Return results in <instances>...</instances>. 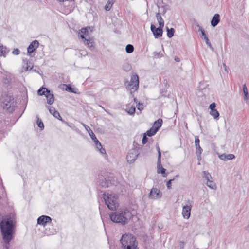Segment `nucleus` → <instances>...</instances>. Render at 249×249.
<instances>
[{
    "label": "nucleus",
    "mask_w": 249,
    "mask_h": 249,
    "mask_svg": "<svg viewBox=\"0 0 249 249\" xmlns=\"http://www.w3.org/2000/svg\"><path fill=\"white\" fill-rule=\"evenodd\" d=\"M15 229L16 222L10 215L8 214L2 217L0 222V230L4 242L3 249H9L10 242L14 237Z\"/></svg>",
    "instance_id": "nucleus-1"
},
{
    "label": "nucleus",
    "mask_w": 249,
    "mask_h": 249,
    "mask_svg": "<svg viewBox=\"0 0 249 249\" xmlns=\"http://www.w3.org/2000/svg\"><path fill=\"white\" fill-rule=\"evenodd\" d=\"M109 219L113 223L125 225L132 217L131 212L126 208H120L110 214Z\"/></svg>",
    "instance_id": "nucleus-2"
},
{
    "label": "nucleus",
    "mask_w": 249,
    "mask_h": 249,
    "mask_svg": "<svg viewBox=\"0 0 249 249\" xmlns=\"http://www.w3.org/2000/svg\"><path fill=\"white\" fill-rule=\"evenodd\" d=\"M120 242L122 249H139L137 238L131 233L123 234Z\"/></svg>",
    "instance_id": "nucleus-3"
},
{
    "label": "nucleus",
    "mask_w": 249,
    "mask_h": 249,
    "mask_svg": "<svg viewBox=\"0 0 249 249\" xmlns=\"http://www.w3.org/2000/svg\"><path fill=\"white\" fill-rule=\"evenodd\" d=\"M90 27H86L82 28L78 32V36L80 37L84 44L87 45L90 50L92 51L95 49L94 40L92 38L87 39L86 38L88 34V29Z\"/></svg>",
    "instance_id": "nucleus-4"
},
{
    "label": "nucleus",
    "mask_w": 249,
    "mask_h": 249,
    "mask_svg": "<svg viewBox=\"0 0 249 249\" xmlns=\"http://www.w3.org/2000/svg\"><path fill=\"white\" fill-rule=\"evenodd\" d=\"M1 106H2L3 109H6L9 113H12L15 110L16 102L14 101L12 94L8 93L6 95Z\"/></svg>",
    "instance_id": "nucleus-5"
},
{
    "label": "nucleus",
    "mask_w": 249,
    "mask_h": 249,
    "mask_svg": "<svg viewBox=\"0 0 249 249\" xmlns=\"http://www.w3.org/2000/svg\"><path fill=\"white\" fill-rule=\"evenodd\" d=\"M102 197L105 202L106 205L109 210H115L116 208L118 207V204L117 202V196H115V195L112 196L111 194H109L106 195V193L104 192Z\"/></svg>",
    "instance_id": "nucleus-6"
},
{
    "label": "nucleus",
    "mask_w": 249,
    "mask_h": 249,
    "mask_svg": "<svg viewBox=\"0 0 249 249\" xmlns=\"http://www.w3.org/2000/svg\"><path fill=\"white\" fill-rule=\"evenodd\" d=\"M114 178L112 175L107 176L106 177L99 178V186L97 188L98 191L102 193L103 191H101L99 188H108L111 186L113 183L114 181L113 179Z\"/></svg>",
    "instance_id": "nucleus-7"
},
{
    "label": "nucleus",
    "mask_w": 249,
    "mask_h": 249,
    "mask_svg": "<svg viewBox=\"0 0 249 249\" xmlns=\"http://www.w3.org/2000/svg\"><path fill=\"white\" fill-rule=\"evenodd\" d=\"M139 150V147H136L129 150L126 156V160L128 163L131 164L136 160L140 154Z\"/></svg>",
    "instance_id": "nucleus-8"
},
{
    "label": "nucleus",
    "mask_w": 249,
    "mask_h": 249,
    "mask_svg": "<svg viewBox=\"0 0 249 249\" xmlns=\"http://www.w3.org/2000/svg\"><path fill=\"white\" fill-rule=\"evenodd\" d=\"M39 42L37 40L33 41L27 47V54L30 57H33L35 55L34 53L38 47Z\"/></svg>",
    "instance_id": "nucleus-9"
},
{
    "label": "nucleus",
    "mask_w": 249,
    "mask_h": 249,
    "mask_svg": "<svg viewBox=\"0 0 249 249\" xmlns=\"http://www.w3.org/2000/svg\"><path fill=\"white\" fill-rule=\"evenodd\" d=\"M164 27L159 26L158 28L153 24H151V31L155 38H158L162 36L163 34V28Z\"/></svg>",
    "instance_id": "nucleus-10"
},
{
    "label": "nucleus",
    "mask_w": 249,
    "mask_h": 249,
    "mask_svg": "<svg viewBox=\"0 0 249 249\" xmlns=\"http://www.w3.org/2000/svg\"><path fill=\"white\" fill-rule=\"evenodd\" d=\"M216 104L215 103L213 102L209 106V109H210V114L212 116L215 120H218L219 118V113L215 108Z\"/></svg>",
    "instance_id": "nucleus-11"
},
{
    "label": "nucleus",
    "mask_w": 249,
    "mask_h": 249,
    "mask_svg": "<svg viewBox=\"0 0 249 249\" xmlns=\"http://www.w3.org/2000/svg\"><path fill=\"white\" fill-rule=\"evenodd\" d=\"M162 196V193L160 192V191L156 188H153L151 189L149 195H148V197L149 198L152 199V198H160Z\"/></svg>",
    "instance_id": "nucleus-12"
},
{
    "label": "nucleus",
    "mask_w": 249,
    "mask_h": 249,
    "mask_svg": "<svg viewBox=\"0 0 249 249\" xmlns=\"http://www.w3.org/2000/svg\"><path fill=\"white\" fill-rule=\"evenodd\" d=\"M52 219L51 217L47 215H41L37 219V224L45 226L47 223H51Z\"/></svg>",
    "instance_id": "nucleus-13"
},
{
    "label": "nucleus",
    "mask_w": 249,
    "mask_h": 249,
    "mask_svg": "<svg viewBox=\"0 0 249 249\" xmlns=\"http://www.w3.org/2000/svg\"><path fill=\"white\" fill-rule=\"evenodd\" d=\"M46 94L45 96L47 99V103L49 105H52L53 103L54 100V97L53 92L50 89L45 91Z\"/></svg>",
    "instance_id": "nucleus-14"
},
{
    "label": "nucleus",
    "mask_w": 249,
    "mask_h": 249,
    "mask_svg": "<svg viewBox=\"0 0 249 249\" xmlns=\"http://www.w3.org/2000/svg\"><path fill=\"white\" fill-rule=\"evenodd\" d=\"M166 170L162 167L160 160H157V173L158 174H161L163 177H166L167 173L166 172Z\"/></svg>",
    "instance_id": "nucleus-15"
},
{
    "label": "nucleus",
    "mask_w": 249,
    "mask_h": 249,
    "mask_svg": "<svg viewBox=\"0 0 249 249\" xmlns=\"http://www.w3.org/2000/svg\"><path fill=\"white\" fill-rule=\"evenodd\" d=\"M191 206L185 205L183 207L182 214L184 218L188 219L191 214Z\"/></svg>",
    "instance_id": "nucleus-16"
},
{
    "label": "nucleus",
    "mask_w": 249,
    "mask_h": 249,
    "mask_svg": "<svg viewBox=\"0 0 249 249\" xmlns=\"http://www.w3.org/2000/svg\"><path fill=\"white\" fill-rule=\"evenodd\" d=\"M220 15L219 14H215L214 15V16L212 18V19L211 21V25L212 27H215L220 22Z\"/></svg>",
    "instance_id": "nucleus-17"
},
{
    "label": "nucleus",
    "mask_w": 249,
    "mask_h": 249,
    "mask_svg": "<svg viewBox=\"0 0 249 249\" xmlns=\"http://www.w3.org/2000/svg\"><path fill=\"white\" fill-rule=\"evenodd\" d=\"M131 83L134 84V87H135V90H137L139 86V78L137 74H133L131 77Z\"/></svg>",
    "instance_id": "nucleus-18"
},
{
    "label": "nucleus",
    "mask_w": 249,
    "mask_h": 249,
    "mask_svg": "<svg viewBox=\"0 0 249 249\" xmlns=\"http://www.w3.org/2000/svg\"><path fill=\"white\" fill-rule=\"evenodd\" d=\"M219 158L221 160L225 161V160H232L235 158V156L234 154H222L219 156Z\"/></svg>",
    "instance_id": "nucleus-19"
},
{
    "label": "nucleus",
    "mask_w": 249,
    "mask_h": 249,
    "mask_svg": "<svg viewBox=\"0 0 249 249\" xmlns=\"http://www.w3.org/2000/svg\"><path fill=\"white\" fill-rule=\"evenodd\" d=\"M9 51L10 50L6 46L2 45H0V56L5 57Z\"/></svg>",
    "instance_id": "nucleus-20"
},
{
    "label": "nucleus",
    "mask_w": 249,
    "mask_h": 249,
    "mask_svg": "<svg viewBox=\"0 0 249 249\" xmlns=\"http://www.w3.org/2000/svg\"><path fill=\"white\" fill-rule=\"evenodd\" d=\"M63 85L66 87L65 90L67 91L75 94H76L77 93V89L73 88L71 85L64 84Z\"/></svg>",
    "instance_id": "nucleus-21"
},
{
    "label": "nucleus",
    "mask_w": 249,
    "mask_h": 249,
    "mask_svg": "<svg viewBox=\"0 0 249 249\" xmlns=\"http://www.w3.org/2000/svg\"><path fill=\"white\" fill-rule=\"evenodd\" d=\"M158 131V130H157V129L154 127V126H152L149 130L146 131L145 134L146 135L149 137H152L154 135H155L156 133Z\"/></svg>",
    "instance_id": "nucleus-22"
},
{
    "label": "nucleus",
    "mask_w": 249,
    "mask_h": 249,
    "mask_svg": "<svg viewBox=\"0 0 249 249\" xmlns=\"http://www.w3.org/2000/svg\"><path fill=\"white\" fill-rule=\"evenodd\" d=\"M162 119L161 118H159L158 120L154 122L153 126H154V127H155L157 130H159L162 126Z\"/></svg>",
    "instance_id": "nucleus-23"
},
{
    "label": "nucleus",
    "mask_w": 249,
    "mask_h": 249,
    "mask_svg": "<svg viewBox=\"0 0 249 249\" xmlns=\"http://www.w3.org/2000/svg\"><path fill=\"white\" fill-rule=\"evenodd\" d=\"M160 14H161L160 13L158 12L156 14V17L158 21L159 26L164 27V21L163 19L161 17Z\"/></svg>",
    "instance_id": "nucleus-24"
},
{
    "label": "nucleus",
    "mask_w": 249,
    "mask_h": 249,
    "mask_svg": "<svg viewBox=\"0 0 249 249\" xmlns=\"http://www.w3.org/2000/svg\"><path fill=\"white\" fill-rule=\"evenodd\" d=\"M203 178H205L206 180H207V182H210V181L212 180L213 178L211 175L208 172L206 171H204L202 172Z\"/></svg>",
    "instance_id": "nucleus-25"
},
{
    "label": "nucleus",
    "mask_w": 249,
    "mask_h": 249,
    "mask_svg": "<svg viewBox=\"0 0 249 249\" xmlns=\"http://www.w3.org/2000/svg\"><path fill=\"white\" fill-rule=\"evenodd\" d=\"M195 25L199 28V31H200L201 33V38H203V39H204L205 38L207 37L204 29H203L202 27L199 25L197 22L195 21Z\"/></svg>",
    "instance_id": "nucleus-26"
},
{
    "label": "nucleus",
    "mask_w": 249,
    "mask_h": 249,
    "mask_svg": "<svg viewBox=\"0 0 249 249\" xmlns=\"http://www.w3.org/2000/svg\"><path fill=\"white\" fill-rule=\"evenodd\" d=\"M166 29L167 36L169 38H172L174 35L175 30L173 28H171L169 29L168 27H166Z\"/></svg>",
    "instance_id": "nucleus-27"
},
{
    "label": "nucleus",
    "mask_w": 249,
    "mask_h": 249,
    "mask_svg": "<svg viewBox=\"0 0 249 249\" xmlns=\"http://www.w3.org/2000/svg\"><path fill=\"white\" fill-rule=\"evenodd\" d=\"M243 91L244 94V99L245 101H247L249 100V96L248 89L245 84L243 86Z\"/></svg>",
    "instance_id": "nucleus-28"
},
{
    "label": "nucleus",
    "mask_w": 249,
    "mask_h": 249,
    "mask_svg": "<svg viewBox=\"0 0 249 249\" xmlns=\"http://www.w3.org/2000/svg\"><path fill=\"white\" fill-rule=\"evenodd\" d=\"M116 0H108L105 6V9L106 11H108L110 10L112 5L114 3Z\"/></svg>",
    "instance_id": "nucleus-29"
},
{
    "label": "nucleus",
    "mask_w": 249,
    "mask_h": 249,
    "mask_svg": "<svg viewBox=\"0 0 249 249\" xmlns=\"http://www.w3.org/2000/svg\"><path fill=\"white\" fill-rule=\"evenodd\" d=\"M50 113L53 115L54 117H57L58 116L59 112L57 111L55 108L53 107H48Z\"/></svg>",
    "instance_id": "nucleus-30"
},
{
    "label": "nucleus",
    "mask_w": 249,
    "mask_h": 249,
    "mask_svg": "<svg viewBox=\"0 0 249 249\" xmlns=\"http://www.w3.org/2000/svg\"><path fill=\"white\" fill-rule=\"evenodd\" d=\"M48 89H49L48 88L42 86L38 89L37 91V94L39 96L45 95V94H46L45 91H47V90H48Z\"/></svg>",
    "instance_id": "nucleus-31"
},
{
    "label": "nucleus",
    "mask_w": 249,
    "mask_h": 249,
    "mask_svg": "<svg viewBox=\"0 0 249 249\" xmlns=\"http://www.w3.org/2000/svg\"><path fill=\"white\" fill-rule=\"evenodd\" d=\"M36 118H37L36 123L38 127L40 128L41 130H43L44 128V125L43 122L38 116H36Z\"/></svg>",
    "instance_id": "nucleus-32"
},
{
    "label": "nucleus",
    "mask_w": 249,
    "mask_h": 249,
    "mask_svg": "<svg viewBox=\"0 0 249 249\" xmlns=\"http://www.w3.org/2000/svg\"><path fill=\"white\" fill-rule=\"evenodd\" d=\"M134 48L133 45L131 44H128L126 46L125 51L127 53H131L134 51Z\"/></svg>",
    "instance_id": "nucleus-33"
},
{
    "label": "nucleus",
    "mask_w": 249,
    "mask_h": 249,
    "mask_svg": "<svg viewBox=\"0 0 249 249\" xmlns=\"http://www.w3.org/2000/svg\"><path fill=\"white\" fill-rule=\"evenodd\" d=\"M87 127L89 128V130H88V132H89V136H90L92 140L93 141H94L95 140L97 139V138H96V137L95 135L94 134V132L90 128V127L89 126H87Z\"/></svg>",
    "instance_id": "nucleus-34"
},
{
    "label": "nucleus",
    "mask_w": 249,
    "mask_h": 249,
    "mask_svg": "<svg viewBox=\"0 0 249 249\" xmlns=\"http://www.w3.org/2000/svg\"><path fill=\"white\" fill-rule=\"evenodd\" d=\"M206 184L211 189H216V184L212 180L209 182H207Z\"/></svg>",
    "instance_id": "nucleus-35"
},
{
    "label": "nucleus",
    "mask_w": 249,
    "mask_h": 249,
    "mask_svg": "<svg viewBox=\"0 0 249 249\" xmlns=\"http://www.w3.org/2000/svg\"><path fill=\"white\" fill-rule=\"evenodd\" d=\"M23 61L24 63H25L26 64V67L25 68V70L26 71L31 70L33 68V66H32V67L29 69L30 65H29V64H31V63L30 62H29L28 60H27V59H23Z\"/></svg>",
    "instance_id": "nucleus-36"
},
{
    "label": "nucleus",
    "mask_w": 249,
    "mask_h": 249,
    "mask_svg": "<svg viewBox=\"0 0 249 249\" xmlns=\"http://www.w3.org/2000/svg\"><path fill=\"white\" fill-rule=\"evenodd\" d=\"M168 6V5L165 4V5H162L161 7H160L159 5L157 4V7L158 8H160V7H161L163 9V11H162V12L161 13L163 15L165 14V13L167 12V10L168 9L167 8Z\"/></svg>",
    "instance_id": "nucleus-37"
},
{
    "label": "nucleus",
    "mask_w": 249,
    "mask_h": 249,
    "mask_svg": "<svg viewBox=\"0 0 249 249\" xmlns=\"http://www.w3.org/2000/svg\"><path fill=\"white\" fill-rule=\"evenodd\" d=\"M127 111L129 115H134L136 111L135 107L134 106H132Z\"/></svg>",
    "instance_id": "nucleus-38"
},
{
    "label": "nucleus",
    "mask_w": 249,
    "mask_h": 249,
    "mask_svg": "<svg viewBox=\"0 0 249 249\" xmlns=\"http://www.w3.org/2000/svg\"><path fill=\"white\" fill-rule=\"evenodd\" d=\"M156 148L158 154V160H160L161 158V152L158 143H157L156 145Z\"/></svg>",
    "instance_id": "nucleus-39"
},
{
    "label": "nucleus",
    "mask_w": 249,
    "mask_h": 249,
    "mask_svg": "<svg viewBox=\"0 0 249 249\" xmlns=\"http://www.w3.org/2000/svg\"><path fill=\"white\" fill-rule=\"evenodd\" d=\"M131 68H132V67H131V65L128 63H126V64H124L123 66V70L126 71H129L130 70H131Z\"/></svg>",
    "instance_id": "nucleus-40"
},
{
    "label": "nucleus",
    "mask_w": 249,
    "mask_h": 249,
    "mask_svg": "<svg viewBox=\"0 0 249 249\" xmlns=\"http://www.w3.org/2000/svg\"><path fill=\"white\" fill-rule=\"evenodd\" d=\"M167 89L166 88L162 89L160 90V95L161 96L166 97Z\"/></svg>",
    "instance_id": "nucleus-41"
},
{
    "label": "nucleus",
    "mask_w": 249,
    "mask_h": 249,
    "mask_svg": "<svg viewBox=\"0 0 249 249\" xmlns=\"http://www.w3.org/2000/svg\"><path fill=\"white\" fill-rule=\"evenodd\" d=\"M175 180V178L169 179L166 182V186L168 189H170L172 188V182Z\"/></svg>",
    "instance_id": "nucleus-42"
},
{
    "label": "nucleus",
    "mask_w": 249,
    "mask_h": 249,
    "mask_svg": "<svg viewBox=\"0 0 249 249\" xmlns=\"http://www.w3.org/2000/svg\"><path fill=\"white\" fill-rule=\"evenodd\" d=\"M99 210H100V214L101 215V217L102 218V221L103 222V223L104 224L105 218H107V214H103L102 211L100 210V208L99 207Z\"/></svg>",
    "instance_id": "nucleus-43"
},
{
    "label": "nucleus",
    "mask_w": 249,
    "mask_h": 249,
    "mask_svg": "<svg viewBox=\"0 0 249 249\" xmlns=\"http://www.w3.org/2000/svg\"><path fill=\"white\" fill-rule=\"evenodd\" d=\"M137 107L139 110H140V111L142 110L143 109V103L139 102L137 105Z\"/></svg>",
    "instance_id": "nucleus-44"
},
{
    "label": "nucleus",
    "mask_w": 249,
    "mask_h": 249,
    "mask_svg": "<svg viewBox=\"0 0 249 249\" xmlns=\"http://www.w3.org/2000/svg\"><path fill=\"white\" fill-rule=\"evenodd\" d=\"M196 146V153L202 154L203 149L200 146V144L199 145L198 144L197 146Z\"/></svg>",
    "instance_id": "nucleus-45"
},
{
    "label": "nucleus",
    "mask_w": 249,
    "mask_h": 249,
    "mask_svg": "<svg viewBox=\"0 0 249 249\" xmlns=\"http://www.w3.org/2000/svg\"><path fill=\"white\" fill-rule=\"evenodd\" d=\"M147 135L145 134H143V137L142 139V143L143 145L145 144L148 142V138L147 137Z\"/></svg>",
    "instance_id": "nucleus-46"
},
{
    "label": "nucleus",
    "mask_w": 249,
    "mask_h": 249,
    "mask_svg": "<svg viewBox=\"0 0 249 249\" xmlns=\"http://www.w3.org/2000/svg\"><path fill=\"white\" fill-rule=\"evenodd\" d=\"M205 40V42H206V43L207 44V45L212 50H213V47H212V45H211V43L208 38V37H206L204 39Z\"/></svg>",
    "instance_id": "nucleus-47"
},
{
    "label": "nucleus",
    "mask_w": 249,
    "mask_h": 249,
    "mask_svg": "<svg viewBox=\"0 0 249 249\" xmlns=\"http://www.w3.org/2000/svg\"><path fill=\"white\" fill-rule=\"evenodd\" d=\"M200 140L198 136H196L195 137V146H197L198 144L199 145Z\"/></svg>",
    "instance_id": "nucleus-48"
},
{
    "label": "nucleus",
    "mask_w": 249,
    "mask_h": 249,
    "mask_svg": "<svg viewBox=\"0 0 249 249\" xmlns=\"http://www.w3.org/2000/svg\"><path fill=\"white\" fill-rule=\"evenodd\" d=\"M94 142H95V144L96 145V147H97V148H98L100 147H101L102 144L98 139H96V140H95L94 141Z\"/></svg>",
    "instance_id": "nucleus-49"
},
{
    "label": "nucleus",
    "mask_w": 249,
    "mask_h": 249,
    "mask_svg": "<svg viewBox=\"0 0 249 249\" xmlns=\"http://www.w3.org/2000/svg\"><path fill=\"white\" fill-rule=\"evenodd\" d=\"M12 53L14 55H18L20 54V50L18 48L14 49L12 51Z\"/></svg>",
    "instance_id": "nucleus-50"
},
{
    "label": "nucleus",
    "mask_w": 249,
    "mask_h": 249,
    "mask_svg": "<svg viewBox=\"0 0 249 249\" xmlns=\"http://www.w3.org/2000/svg\"><path fill=\"white\" fill-rule=\"evenodd\" d=\"M179 247H180V249H184V245L186 244V243L184 241H179Z\"/></svg>",
    "instance_id": "nucleus-51"
},
{
    "label": "nucleus",
    "mask_w": 249,
    "mask_h": 249,
    "mask_svg": "<svg viewBox=\"0 0 249 249\" xmlns=\"http://www.w3.org/2000/svg\"><path fill=\"white\" fill-rule=\"evenodd\" d=\"M55 118H57V119H58L59 120L61 121L64 124H68V123L66 121H65V120H64L62 119V118L60 116V113H59L58 116H57V117H55Z\"/></svg>",
    "instance_id": "nucleus-52"
},
{
    "label": "nucleus",
    "mask_w": 249,
    "mask_h": 249,
    "mask_svg": "<svg viewBox=\"0 0 249 249\" xmlns=\"http://www.w3.org/2000/svg\"><path fill=\"white\" fill-rule=\"evenodd\" d=\"M98 149L102 154H106V150L105 148H103L102 145L101 146V147L98 148Z\"/></svg>",
    "instance_id": "nucleus-53"
},
{
    "label": "nucleus",
    "mask_w": 249,
    "mask_h": 249,
    "mask_svg": "<svg viewBox=\"0 0 249 249\" xmlns=\"http://www.w3.org/2000/svg\"><path fill=\"white\" fill-rule=\"evenodd\" d=\"M134 84L133 83H131V82H130L128 83L127 87L130 89H135L134 91H136L135 90V87H134Z\"/></svg>",
    "instance_id": "nucleus-54"
},
{
    "label": "nucleus",
    "mask_w": 249,
    "mask_h": 249,
    "mask_svg": "<svg viewBox=\"0 0 249 249\" xmlns=\"http://www.w3.org/2000/svg\"><path fill=\"white\" fill-rule=\"evenodd\" d=\"M133 146L134 148H135L136 147H139V149H142L143 148L142 146H141V147H140L139 144L138 143L136 142L135 141L133 142Z\"/></svg>",
    "instance_id": "nucleus-55"
},
{
    "label": "nucleus",
    "mask_w": 249,
    "mask_h": 249,
    "mask_svg": "<svg viewBox=\"0 0 249 249\" xmlns=\"http://www.w3.org/2000/svg\"><path fill=\"white\" fill-rule=\"evenodd\" d=\"M196 154L197 155V160L199 161H200L201 160V154L196 153Z\"/></svg>",
    "instance_id": "nucleus-56"
},
{
    "label": "nucleus",
    "mask_w": 249,
    "mask_h": 249,
    "mask_svg": "<svg viewBox=\"0 0 249 249\" xmlns=\"http://www.w3.org/2000/svg\"><path fill=\"white\" fill-rule=\"evenodd\" d=\"M175 61H176L177 62H179L180 61V58L177 56H176L175 57Z\"/></svg>",
    "instance_id": "nucleus-57"
},
{
    "label": "nucleus",
    "mask_w": 249,
    "mask_h": 249,
    "mask_svg": "<svg viewBox=\"0 0 249 249\" xmlns=\"http://www.w3.org/2000/svg\"><path fill=\"white\" fill-rule=\"evenodd\" d=\"M133 101L135 103L138 104V100L137 99L136 97H133Z\"/></svg>",
    "instance_id": "nucleus-58"
},
{
    "label": "nucleus",
    "mask_w": 249,
    "mask_h": 249,
    "mask_svg": "<svg viewBox=\"0 0 249 249\" xmlns=\"http://www.w3.org/2000/svg\"><path fill=\"white\" fill-rule=\"evenodd\" d=\"M83 125L85 127L86 129L88 131V130H89V128L87 127L88 126L84 124H83Z\"/></svg>",
    "instance_id": "nucleus-59"
},
{
    "label": "nucleus",
    "mask_w": 249,
    "mask_h": 249,
    "mask_svg": "<svg viewBox=\"0 0 249 249\" xmlns=\"http://www.w3.org/2000/svg\"><path fill=\"white\" fill-rule=\"evenodd\" d=\"M246 229L249 231V224L246 227Z\"/></svg>",
    "instance_id": "nucleus-60"
},
{
    "label": "nucleus",
    "mask_w": 249,
    "mask_h": 249,
    "mask_svg": "<svg viewBox=\"0 0 249 249\" xmlns=\"http://www.w3.org/2000/svg\"><path fill=\"white\" fill-rule=\"evenodd\" d=\"M134 92V91H130V94L132 95L133 97H134V96H133V93Z\"/></svg>",
    "instance_id": "nucleus-61"
},
{
    "label": "nucleus",
    "mask_w": 249,
    "mask_h": 249,
    "mask_svg": "<svg viewBox=\"0 0 249 249\" xmlns=\"http://www.w3.org/2000/svg\"><path fill=\"white\" fill-rule=\"evenodd\" d=\"M178 177H179V175H177L175 177L178 178Z\"/></svg>",
    "instance_id": "nucleus-62"
},
{
    "label": "nucleus",
    "mask_w": 249,
    "mask_h": 249,
    "mask_svg": "<svg viewBox=\"0 0 249 249\" xmlns=\"http://www.w3.org/2000/svg\"><path fill=\"white\" fill-rule=\"evenodd\" d=\"M129 105H127V106H126V107L128 108H129Z\"/></svg>",
    "instance_id": "nucleus-63"
},
{
    "label": "nucleus",
    "mask_w": 249,
    "mask_h": 249,
    "mask_svg": "<svg viewBox=\"0 0 249 249\" xmlns=\"http://www.w3.org/2000/svg\"><path fill=\"white\" fill-rule=\"evenodd\" d=\"M51 233L53 234L54 233L53 231L51 232Z\"/></svg>",
    "instance_id": "nucleus-64"
}]
</instances>
